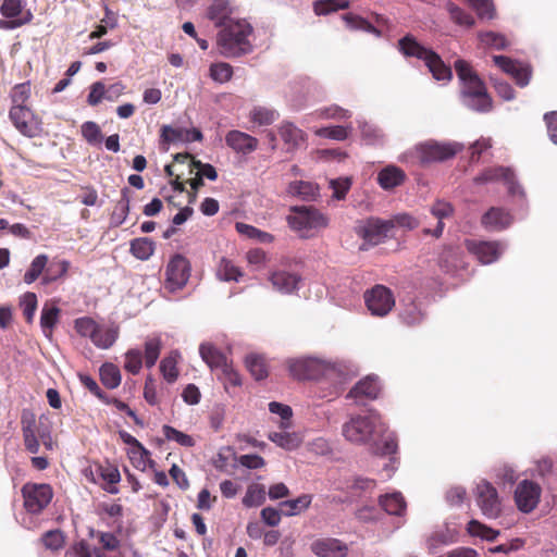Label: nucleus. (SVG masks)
Listing matches in <instances>:
<instances>
[{
  "instance_id": "f257e3e1",
  "label": "nucleus",
  "mask_w": 557,
  "mask_h": 557,
  "mask_svg": "<svg viewBox=\"0 0 557 557\" xmlns=\"http://www.w3.org/2000/svg\"><path fill=\"white\" fill-rule=\"evenodd\" d=\"M285 366L294 380L325 385L320 396L330 399L336 398L355 374L349 361L322 355L288 358Z\"/></svg>"
},
{
  "instance_id": "f03ea898",
  "label": "nucleus",
  "mask_w": 557,
  "mask_h": 557,
  "mask_svg": "<svg viewBox=\"0 0 557 557\" xmlns=\"http://www.w3.org/2000/svg\"><path fill=\"white\" fill-rule=\"evenodd\" d=\"M455 71L461 85V103L475 112H490L492 110V99L484 83L472 66L467 61L458 59L455 62Z\"/></svg>"
},
{
  "instance_id": "7ed1b4c3",
  "label": "nucleus",
  "mask_w": 557,
  "mask_h": 557,
  "mask_svg": "<svg viewBox=\"0 0 557 557\" xmlns=\"http://www.w3.org/2000/svg\"><path fill=\"white\" fill-rule=\"evenodd\" d=\"M462 149L463 145L461 143L429 139L407 149L398 156L397 160L405 164H420L424 166L449 160Z\"/></svg>"
},
{
  "instance_id": "20e7f679",
  "label": "nucleus",
  "mask_w": 557,
  "mask_h": 557,
  "mask_svg": "<svg viewBox=\"0 0 557 557\" xmlns=\"http://www.w3.org/2000/svg\"><path fill=\"white\" fill-rule=\"evenodd\" d=\"M385 432V423L373 410L367 414L350 416L342 426L346 441L355 445H375L379 436Z\"/></svg>"
},
{
  "instance_id": "39448f33",
  "label": "nucleus",
  "mask_w": 557,
  "mask_h": 557,
  "mask_svg": "<svg viewBox=\"0 0 557 557\" xmlns=\"http://www.w3.org/2000/svg\"><path fill=\"white\" fill-rule=\"evenodd\" d=\"M252 27L246 20H236L218 34V47L226 58L239 57L252 50L250 36Z\"/></svg>"
},
{
  "instance_id": "423d86ee",
  "label": "nucleus",
  "mask_w": 557,
  "mask_h": 557,
  "mask_svg": "<svg viewBox=\"0 0 557 557\" xmlns=\"http://www.w3.org/2000/svg\"><path fill=\"white\" fill-rule=\"evenodd\" d=\"M286 221L292 231L306 239L317 236L329 225V218L311 206L292 207Z\"/></svg>"
},
{
  "instance_id": "0eeeda50",
  "label": "nucleus",
  "mask_w": 557,
  "mask_h": 557,
  "mask_svg": "<svg viewBox=\"0 0 557 557\" xmlns=\"http://www.w3.org/2000/svg\"><path fill=\"white\" fill-rule=\"evenodd\" d=\"M0 28L13 30L29 24L34 14L25 0H2L0 4Z\"/></svg>"
},
{
  "instance_id": "6e6552de",
  "label": "nucleus",
  "mask_w": 557,
  "mask_h": 557,
  "mask_svg": "<svg viewBox=\"0 0 557 557\" xmlns=\"http://www.w3.org/2000/svg\"><path fill=\"white\" fill-rule=\"evenodd\" d=\"M478 507L483 516L496 519L502 512V499L496 487L486 480H481L474 490Z\"/></svg>"
},
{
  "instance_id": "1a4fd4ad",
  "label": "nucleus",
  "mask_w": 557,
  "mask_h": 557,
  "mask_svg": "<svg viewBox=\"0 0 557 557\" xmlns=\"http://www.w3.org/2000/svg\"><path fill=\"white\" fill-rule=\"evenodd\" d=\"M189 276L190 263L188 259L181 253H176L166 264L164 287L171 293L181 290L187 284Z\"/></svg>"
},
{
  "instance_id": "9d476101",
  "label": "nucleus",
  "mask_w": 557,
  "mask_h": 557,
  "mask_svg": "<svg viewBox=\"0 0 557 557\" xmlns=\"http://www.w3.org/2000/svg\"><path fill=\"white\" fill-rule=\"evenodd\" d=\"M474 182L480 185L503 183L506 185L510 196L524 198V190L516 182L515 174L509 168L497 166L486 169L474 178Z\"/></svg>"
},
{
  "instance_id": "9b49d317",
  "label": "nucleus",
  "mask_w": 557,
  "mask_h": 557,
  "mask_svg": "<svg viewBox=\"0 0 557 557\" xmlns=\"http://www.w3.org/2000/svg\"><path fill=\"white\" fill-rule=\"evenodd\" d=\"M364 302L372 315L383 318L395 307V297L386 286L375 285L364 293Z\"/></svg>"
},
{
  "instance_id": "f8f14e48",
  "label": "nucleus",
  "mask_w": 557,
  "mask_h": 557,
  "mask_svg": "<svg viewBox=\"0 0 557 557\" xmlns=\"http://www.w3.org/2000/svg\"><path fill=\"white\" fill-rule=\"evenodd\" d=\"M542 495V487L532 480L520 481L513 492V499L517 508L523 513L532 512L539 505Z\"/></svg>"
},
{
  "instance_id": "ddd939ff",
  "label": "nucleus",
  "mask_w": 557,
  "mask_h": 557,
  "mask_svg": "<svg viewBox=\"0 0 557 557\" xmlns=\"http://www.w3.org/2000/svg\"><path fill=\"white\" fill-rule=\"evenodd\" d=\"M467 250L473 255L480 263L491 264L497 261L506 249V245L496 240L466 239Z\"/></svg>"
},
{
  "instance_id": "4468645a",
  "label": "nucleus",
  "mask_w": 557,
  "mask_h": 557,
  "mask_svg": "<svg viewBox=\"0 0 557 557\" xmlns=\"http://www.w3.org/2000/svg\"><path fill=\"white\" fill-rule=\"evenodd\" d=\"M356 234L369 245H377L383 243L392 235V227L388 220L371 218L364 222H360L356 226Z\"/></svg>"
},
{
  "instance_id": "2eb2a0df",
  "label": "nucleus",
  "mask_w": 557,
  "mask_h": 557,
  "mask_svg": "<svg viewBox=\"0 0 557 557\" xmlns=\"http://www.w3.org/2000/svg\"><path fill=\"white\" fill-rule=\"evenodd\" d=\"M24 507L30 513H38L52 499V490L48 484L27 483L22 488Z\"/></svg>"
},
{
  "instance_id": "dca6fc26",
  "label": "nucleus",
  "mask_w": 557,
  "mask_h": 557,
  "mask_svg": "<svg viewBox=\"0 0 557 557\" xmlns=\"http://www.w3.org/2000/svg\"><path fill=\"white\" fill-rule=\"evenodd\" d=\"M15 128L26 137H35L40 133V122L27 107L12 106L9 113Z\"/></svg>"
},
{
  "instance_id": "f3484780",
  "label": "nucleus",
  "mask_w": 557,
  "mask_h": 557,
  "mask_svg": "<svg viewBox=\"0 0 557 557\" xmlns=\"http://www.w3.org/2000/svg\"><path fill=\"white\" fill-rule=\"evenodd\" d=\"M493 61L503 72L510 75L516 84L525 87L531 79V69L528 64L515 61L505 55H494Z\"/></svg>"
},
{
  "instance_id": "a211bd4d",
  "label": "nucleus",
  "mask_w": 557,
  "mask_h": 557,
  "mask_svg": "<svg viewBox=\"0 0 557 557\" xmlns=\"http://www.w3.org/2000/svg\"><path fill=\"white\" fill-rule=\"evenodd\" d=\"M381 392V384L375 375H368L358 381L348 392L346 398L352 399L357 405L366 400L375 399Z\"/></svg>"
},
{
  "instance_id": "6ab92c4d",
  "label": "nucleus",
  "mask_w": 557,
  "mask_h": 557,
  "mask_svg": "<svg viewBox=\"0 0 557 557\" xmlns=\"http://www.w3.org/2000/svg\"><path fill=\"white\" fill-rule=\"evenodd\" d=\"M235 5L232 0H212L207 9V17L221 29L236 21Z\"/></svg>"
},
{
  "instance_id": "aec40b11",
  "label": "nucleus",
  "mask_w": 557,
  "mask_h": 557,
  "mask_svg": "<svg viewBox=\"0 0 557 557\" xmlns=\"http://www.w3.org/2000/svg\"><path fill=\"white\" fill-rule=\"evenodd\" d=\"M269 281L276 292L288 295L298 290L300 275L286 270H275L271 272Z\"/></svg>"
},
{
  "instance_id": "412c9836",
  "label": "nucleus",
  "mask_w": 557,
  "mask_h": 557,
  "mask_svg": "<svg viewBox=\"0 0 557 557\" xmlns=\"http://www.w3.org/2000/svg\"><path fill=\"white\" fill-rule=\"evenodd\" d=\"M512 221L513 218L509 211L493 207L483 214L481 223L487 231L499 232L509 227Z\"/></svg>"
},
{
  "instance_id": "4be33fe9",
  "label": "nucleus",
  "mask_w": 557,
  "mask_h": 557,
  "mask_svg": "<svg viewBox=\"0 0 557 557\" xmlns=\"http://www.w3.org/2000/svg\"><path fill=\"white\" fill-rule=\"evenodd\" d=\"M281 139L286 146L287 151H294L300 148L307 140L306 133L296 126L293 122L283 121L277 127Z\"/></svg>"
},
{
  "instance_id": "5701e85b",
  "label": "nucleus",
  "mask_w": 557,
  "mask_h": 557,
  "mask_svg": "<svg viewBox=\"0 0 557 557\" xmlns=\"http://www.w3.org/2000/svg\"><path fill=\"white\" fill-rule=\"evenodd\" d=\"M399 52L406 58H416L424 63L435 53L422 46L412 35H406L398 40Z\"/></svg>"
},
{
  "instance_id": "b1692460",
  "label": "nucleus",
  "mask_w": 557,
  "mask_h": 557,
  "mask_svg": "<svg viewBox=\"0 0 557 557\" xmlns=\"http://www.w3.org/2000/svg\"><path fill=\"white\" fill-rule=\"evenodd\" d=\"M311 550L318 557H345L347 546L337 539H319L311 544Z\"/></svg>"
},
{
  "instance_id": "393cba45",
  "label": "nucleus",
  "mask_w": 557,
  "mask_h": 557,
  "mask_svg": "<svg viewBox=\"0 0 557 557\" xmlns=\"http://www.w3.org/2000/svg\"><path fill=\"white\" fill-rule=\"evenodd\" d=\"M226 145L243 154L253 152L258 148V139L240 131H230L225 136Z\"/></svg>"
},
{
  "instance_id": "a878e982",
  "label": "nucleus",
  "mask_w": 557,
  "mask_h": 557,
  "mask_svg": "<svg viewBox=\"0 0 557 557\" xmlns=\"http://www.w3.org/2000/svg\"><path fill=\"white\" fill-rule=\"evenodd\" d=\"M406 173L394 164L386 165L377 173V183L384 190H392L406 181Z\"/></svg>"
},
{
  "instance_id": "bb28decb",
  "label": "nucleus",
  "mask_w": 557,
  "mask_h": 557,
  "mask_svg": "<svg viewBox=\"0 0 557 557\" xmlns=\"http://www.w3.org/2000/svg\"><path fill=\"white\" fill-rule=\"evenodd\" d=\"M430 212L438 221H437L436 227L434 230L424 228L423 233L425 235H433L434 237L438 238L442 236L443 231H444L443 220L446 218H449L453 214L454 208L447 201L437 200L431 206Z\"/></svg>"
},
{
  "instance_id": "cd10ccee",
  "label": "nucleus",
  "mask_w": 557,
  "mask_h": 557,
  "mask_svg": "<svg viewBox=\"0 0 557 557\" xmlns=\"http://www.w3.org/2000/svg\"><path fill=\"white\" fill-rule=\"evenodd\" d=\"M350 117L351 112L349 110L344 109L337 104H331L314 110L305 117L304 122H310L314 120L345 121Z\"/></svg>"
},
{
  "instance_id": "c85d7f7f",
  "label": "nucleus",
  "mask_w": 557,
  "mask_h": 557,
  "mask_svg": "<svg viewBox=\"0 0 557 557\" xmlns=\"http://www.w3.org/2000/svg\"><path fill=\"white\" fill-rule=\"evenodd\" d=\"M201 359L208 364L211 370H222L230 361L226 356L220 351L214 345L203 343L199 347Z\"/></svg>"
},
{
  "instance_id": "c756f323",
  "label": "nucleus",
  "mask_w": 557,
  "mask_h": 557,
  "mask_svg": "<svg viewBox=\"0 0 557 557\" xmlns=\"http://www.w3.org/2000/svg\"><path fill=\"white\" fill-rule=\"evenodd\" d=\"M22 431L26 449L32 454H37L39 451L40 443L36 435V419L34 414H23Z\"/></svg>"
},
{
  "instance_id": "7c9ffc66",
  "label": "nucleus",
  "mask_w": 557,
  "mask_h": 557,
  "mask_svg": "<svg viewBox=\"0 0 557 557\" xmlns=\"http://www.w3.org/2000/svg\"><path fill=\"white\" fill-rule=\"evenodd\" d=\"M119 337V327L113 324H98L91 342L101 349L110 348Z\"/></svg>"
},
{
  "instance_id": "2f4dec72",
  "label": "nucleus",
  "mask_w": 557,
  "mask_h": 557,
  "mask_svg": "<svg viewBox=\"0 0 557 557\" xmlns=\"http://www.w3.org/2000/svg\"><path fill=\"white\" fill-rule=\"evenodd\" d=\"M287 194L298 197L305 201H313L319 196V187L317 184L306 181L290 182L286 189Z\"/></svg>"
},
{
  "instance_id": "473e14b6",
  "label": "nucleus",
  "mask_w": 557,
  "mask_h": 557,
  "mask_svg": "<svg viewBox=\"0 0 557 557\" xmlns=\"http://www.w3.org/2000/svg\"><path fill=\"white\" fill-rule=\"evenodd\" d=\"M358 127L361 133V139L369 146H381L385 141V134L375 124L358 119Z\"/></svg>"
},
{
  "instance_id": "72a5a7b5",
  "label": "nucleus",
  "mask_w": 557,
  "mask_h": 557,
  "mask_svg": "<svg viewBox=\"0 0 557 557\" xmlns=\"http://www.w3.org/2000/svg\"><path fill=\"white\" fill-rule=\"evenodd\" d=\"M379 504L388 515L403 516L406 511V502L399 492L382 495Z\"/></svg>"
},
{
  "instance_id": "f704fd0d",
  "label": "nucleus",
  "mask_w": 557,
  "mask_h": 557,
  "mask_svg": "<svg viewBox=\"0 0 557 557\" xmlns=\"http://www.w3.org/2000/svg\"><path fill=\"white\" fill-rule=\"evenodd\" d=\"M280 113L277 110L265 107L255 106L249 112V119L258 126H268L278 120Z\"/></svg>"
},
{
  "instance_id": "c9c22d12",
  "label": "nucleus",
  "mask_w": 557,
  "mask_h": 557,
  "mask_svg": "<svg viewBox=\"0 0 557 557\" xmlns=\"http://www.w3.org/2000/svg\"><path fill=\"white\" fill-rule=\"evenodd\" d=\"M352 132L351 124L349 125H332L318 127L313 131V134L320 138H327L337 141H343L348 138Z\"/></svg>"
},
{
  "instance_id": "e433bc0d",
  "label": "nucleus",
  "mask_w": 557,
  "mask_h": 557,
  "mask_svg": "<svg viewBox=\"0 0 557 557\" xmlns=\"http://www.w3.org/2000/svg\"><path fill=\"white\" fill-rule=\"evenodd\" d=\"M60 309L54 305H45L40 314V326L44 335L51 338L53 327L59 320Z\"/></svg>"
},
{
  "instance_id": "4c0bfd02",
  "label": "nucleus",
  "mask_w": 557,
  "mask_h": 557,
  "mask_svg": "<svg viewBox=\"0 0 557 557\" xmlns=\"http://www.w3.org/2000/svg\"><path fill=\"white\" fill-rule=\"evenodd\" d=\"M433 77L438 82H449L453 78V72L437 53H434L425 63Z\"/></svg>"
},
{
  "instance_id": "58836bf2",
  "label": "nucleus",
  "mask_w": 557,
  "mask_h": 557,
  "mask_svg": "<svg viewBox=\"0 0 557 557\" xmlns=\"http://www.w3.org/2000/svg\"><path fill=\"white\" fill-rule=\"evenodd\" d=\"M268 438L278 447L286 450H294L299 447L301 440L296 433L289 432H271Z\"/></svg>"
},
{
  "instance_id": "ea45409f",
  "label": "nucleus",
  "mask_w": 557,
  "mask_h": 557,
  "mask_svg": "<svg viewBox=\"0 0 557 557\" xmlns=\"http://www.w3.org/2000/svg\"><path fill=\"white\" fill-rule=\"evenodd\" d=\"M312 502V495L302 494L295 499L284 500L280 504L281 507L287 508L283 515L287 517L297 516L309 508Z\"/></svg>"
},
{
  "instance_id": "a19ab883",
  "label": "nucleus",
  "mask_w": 557,
  "mask_h": 557,
  "mask_svg": "<svg viewBox=\"0 0 557 557\" xmlns=\"http://www.w3.org/2000/svg\"><path fill=\"white\" fill-rule=\"evenodd\" d=\"M372 449L381 455H393L397 451V438L394 433L388 432L385 425V432L379 436L375 445H371Z\"/></svg>"
},
{
  "instance_id": "79ce46f5",
  "label": "nucleus",
  "mask_w": 557,
  "mask_h": 557,
  "mask_svg": "<svg viewBox=\"0 0 557 557\" xmlns=\"http://www.w3.org/2000/svg\"><path fill=\"white\" fill-rule=\"evenodd\" d=\"M154 251V244L150 238L139 237L131 242V252L139 260H148Z\"/></svg>"
},
{
  "instance_id": "37998d69",
  "label": "nucleus",
  "mask_w": 557,
  "mask_h": 557,
  "mask_svg": "<svg viewBox=\"0 0 557 557\" xmlns=\"http://www.w3.org/2000/svg\"><path fill=\"white\" fill-rule=\"evenodd\" d=\"M128 456L133 466L140 471H145L153 465V461L149 458V451L141 444L131 447Z\"/></svg>"
},
{
  "instance_id": "c03bdc74",
  "label": "nucleus",
  "mask_w": 557,
  "mask_h": 557,
  "mask_svg": "<svg viewBox=\"0 0 557 557\" xmlns=\"http://www.w3.org/2000/svg\"><path fill=\"white\" fill-rule=\"evenodd\" d=\"M235 228L240 235L247 238L256 239L260 243H272L274 239L273 235L270 233L260 231L259 228L243 222H237Z\"/></svg>"
},
{
  "instance_id": "a18cd8bd",
  "label": "nucleus",
  "mask_w": 557,
  "mask_h": 557,
  "mask_svg": "<svg viewBox=\"0 0 557 557\" xmlns=\"http://www.w3.org/2000/svg\"><path fill=\"white\" fill-rule=\"evenodd\" d=\"M265 502V488L260 484H251L247 487L243 498V505L247 508L261 506Z\"/></svg>"
},
{
  "instance_id": "49530a36",
  "label": "nucleus",
  "mask_w": 557,
  "mask_h": 557,
  "mask_svg": "<svg viewBox=\"0 0 557 557\" xmlns=\"http://www.w3.org/2000/svg\"><path fill=\"white\" fill-rule=\"evenodd\" d=\"M180 354L177 351H172L168 357L162 359L160 363V371L164 377V380L169 383H174L177 380L178 371H177V359Z\"/></svg>"
},
{
  "instance_id": "de8ad7c7",
  "label": "nucleus",
  "mask_w": 557,
  "mask_h": 557,
  "mask_svg": "<svg viewBox=\"0 0 557 557\" xmlns=\"http://www.w3.org/2000/svg\"><path fill=\"white\" fill-rule=\"evenodd\" d=\"M478 37L482 45L495 50H504L510 45L509 40L503 34L495 32L480 33Z\"/></svg>"
},
{
  "instance_id": "09e8293b",
  "label": "nucleus",
  "mask_w": 557,
  "mask_h": 557,
  "mask_svg": "<svg viewBox=\"0 0 557 557\" xmlns=\"http://www.w3.org/2000/svg\"><path fill=\"white\" fill-rule=\"evenodd\" d=\"M100 379L104 386L113 389L117 387L121 383L120 369L112 363H104L100 368Z\"/></svg>"
},
{
  "instance_id": "8fccbe9b",
  "label": "nucleus",
  "mask_w": 557,
  "mask_h": 557,
  "mask_svg": "<svg viewBox=\"0 0 557 557\" xmlns=\"http://www.w3.org/2000/svg\"><path fill=\"white\" fill-rule=\"evenodd\" d=\"M245 362L247 369L256 380L260 381L268 376L265 362L261 356L251 354L246 357Z\"/></svg>"
},
{
  "instance_id": "3c124183",
  "label": "nucleus",
  "mask_w": 557,
  "mask_h": 557,
  "mask_svg": "<svg viewBox=\"0 0 557 557\" xmlns=\"http://www.w3.org/2000/svg\"><path fill=\"white\" fill-rule=\"evenodd\" d=\"M216 276L221 281L237 282L239 280V277L242 276V272L231 260L223 258L219 263V267L216 270Z\"/></svg>"
},
{
  "instance_id": "603ef678",
  "label": "nucleus",
  "mask_w": 557,
  "mask_h": 557,
  "mask_svg": "<svg viewBox=\"0 0 557 557\" xmlns=\"http://www.w3.org/2000/svg\"><path fill=\"white\" fill-rule=\"evenodd\" d=\"M446 8H447V11L449 12L450 18L456 24H458L460 26H465L467 28H471L474 26V24H475L474 17L471 14L467 13L461 8L457 7L455 3L448 2Z\"/></svg>"
},
{
  "instance_id": "864d4df0",
  "label": "nucleus",
  "mask_w": 557,
  "mask_h": 557,
  "mask_svg": "<svg viewBox=\"0 0 557 557\" xmlns=\"http://www.w3.org/2000/svg\"><path fill=\"white\" fill-rule=\"evenodd\" d=\"M162 343L160 337H150L145 342V363L147 368H152L161 351Z\"/></svg>"
},
{
  "instance_id": "5fc2aeb1",
  "label": "nucleus",
  "mask_w": 557,
  "mask_h": 557,
  "mask_svg": "<svg viewBox=\"0 0 557 557\" xmlns=\"http://www.w3.org/2000/svg\"><path fill=\"white\" fill-rule=\"evenodd\" d=\"M468 532L470 535L478 536L485 541H494L499 534V531L494 530L476 520H471L468 523Z\"/></svg>"
},
{
  "instance_id": "6e6d98bb",
  "label": "nucleus",
  "mask_w": 557,
  "mask_h": 557,
  "mask_svg": "<svg viewBox=\"0 0 557 557\" xmlns=\"http://www.w3.org/2000/svg\"><path fill=\"white\" fill-rule=\"evenodd\" d=\"M481 20H493L496 15L492 0H466Z\"/></svg>"
},
{
  "instance_id": "4d7b16f0",
  "label": "nucleus",
  "mask_w": 557,
  "mask_h": 557,
  "mask_svg": "<svg viewBox=\"0 0 557 557\" xmlns=\"http://www.w3.org/2000/svg\"><path fill=\"white\" fill-rule=\"evenodd\" d=\"M269 411L281 418L280 428L287 430L292 426L293 410L288 405L272 401L269 404Z\"/></svg>"
},
{
  "instance_id": "13d9d810",
  "label": "nucleus",
  "mask_w": 557,
  "mask_h": 557,
  "mask_svg": "<svg viewBox=\"0 0 557 557\" xmlns=\"http://www.w3.org/2000/svg\"><path fill=\"white\" fill-rule=\"evenodd\" d=\"M48 262V257L46 255H38L30 263L29 269L26 271L24 275V282L26 284H32L35 282L39 275L44 272Z\"/></svg>"
},
{
  "instance_id": "bf43d9fd",
  "label": "nucleus",
  "mask_w": 557,
  "mask_h": 557,
  "mask_svg": "<svg viewBox=\"0 0 557 557\" xmlns=\"http://www.w3.org/2000/svg\"><path fill=\"white\" fill-rule=\"evenodd\" d=\"M162 433L168 441H173L184 447H191L195 445L194 438L170 425H163Z\"/></svg>"
},
{
  "instance_id": "052dcab7",
  "label": "nucleus",
  "mask_w": 557,
  "mask_h": 557,
  "mask_svg": "<svg viewBox=\"0 0 557 557\" xmlns=\"http://www.w3.org/2000/svg\"><path fill=\"white\" fill-rule=\"evenodd\" d=\"M400 319L407 325H417L423 321L424 314L416 304L411 302L404 307Z\"/></svg>"
},
{
  "instance_id": "680f3d73",
  "label": "nucleus",
  "mask_w": 557,
  "mask_h": 557,
  "mask_svg": "<svg viewBox=\"0 0 557 557\" xmlns=\"http://www.w3.org/2000/svg\"><path fill=\"white\" fill-rule=\"evenodd\" d=\"M70 263L65 260L52 262L42 277L44 284H49L66 274Z\"/></svg>"
},
{
  "instance_id": "e2e57ef3",
  "label": "nucleus",
  "mask_w": 557,
  "mask_h": 557,
  "mask_svg": "<svg viewBox=\"0 0 557 557\" xmlns=\"http://www.w3.org/2000/svg\"><path fill=\"white\" fill-rule=\"evenodd\" d=\"M233 74L232 66L228 63L219 62L210 66V77L220 84L226 83L231 79Z\"/></svg>"
},
{
  "instance_id": "0e129e2a",
  "label": "nucleus",
  "mask_w": 557,
  "mask_h": 557,
  "mask_svg": "<svg viewBox=\"0 0 557 557\" xmlns=\"http://www.w3.org/2000/svg\"><path fill=\"white\" fill-rule=\"evenodd\" d=\"M392 231L396 227L404 230H414L419 225V221L409 213H398L388 219Z\"/></svg>"
},
{
  "instance_id": "69168bd1",
  "label": "nucleus",
  "mask_w": 557,
  "mask_h": 557,
  "mask_svg": "<svg viewBox=\"0 0 557 557\" xmlns=\"http://www.w3.org/2000/svg\"><path fill=\"white\" fill-rule=\"evenodd\" d=\"M20 306L28 323L33 322L37 309V296L34 293H25L20 300Z\"/></svg>"
},
{
  "instance_id": "338daca9",
  "label": "nucleus",
  "mask_w": 557,
  "mask_h": 557,
  "mask_svg": "<svg viewBox=\"0 0 557 557\" xmlns=\"http://www.w3.org/2000/svg\"><path fill=\"white\" fill-rule=\"evenodd\" d=\"M143 366V355L139 349H129L125 354L124 368L132 374H137Z\"/></svg>"
},
{
  "instance_id": "774afa93",
  "label": "nucleus",
  "mask_w": 557,
  "mask_h": 557,
  "mask_svg": "<svg viewBox=\"0 0 557 557\" xmlns=\"http://www.w3.org/2000/svg\"><path fill=\"white\" fill-rule=\"evenodd\" d=\"M82 135L90 145L100 144L102 140L99 126L91 121H87L82 125Z\"/></svg>"
}]
</instances>
